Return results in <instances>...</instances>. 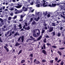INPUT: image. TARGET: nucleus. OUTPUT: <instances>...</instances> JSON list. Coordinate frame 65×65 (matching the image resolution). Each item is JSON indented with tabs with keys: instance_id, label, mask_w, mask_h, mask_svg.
Masks as SVG:
<instances>
[{
	"instance_id": "f3484780",
	"label": "nucleus",
	"mask_w": 65,
	"mask_h": 65,
	"mask_svg": "<svg viewBox=\"0 0 65 65\" xmlns=\"http://www.w3.org/2000/svg\"><path fill=\"white\" fill-rule=\"evenodd\" d=\"M65 7V5H63V6H62L61 5V9H63L64 8V7Z\"/></svg>"
},
{
	"instance_id": "79ce46f5",
	"label": "nucleus",
	"mask_w": 65,
	"mask_h": 65,
	"mask_svg": "<svg viewBox=\"0 0 65 65\" xmlns=\"http://www.w3.org/2000/svg\"><path fill=\"white\" fill-rule=\"evenodd\" d=\"M13 19H15L16 18H17V15L15 16L13 18Z\"/></svg>"
},
{
	"instance_id": "f257e3e1",
	"label": "nucleus",
	"mask_w": 65,
	"mask_h": 65,
	"mask_svg": "<svg viewBox=\"0 0 65 65\" xmlns=\"http://www.w3.org/2000/svg\"><path fill=\"white\" fill-rule=\"evenodd\" d=\"M6 19L3 20L2 18H0V22H1V24H0V27H1L3 25H4V23L6 22Z\"/></svg>"
},
{
	"instance_id": "5701e85b",
	"label": "nucleus",
	"mask_w": 65,
	"mask_h": 65,
	"mask_svg": "<svg viewBox=\"0 0 65 65\" xmlns=\"http://www.w3.org/2000/svg\"><path fill=\"white\" fill-rule=\"evenodd\" d=\"M22 50H20L18 53V55H19V54H20L22 53Z\"/></svg>"
},
{
	"instance_id": "0e129e2a",
	"label": "nucleus",
	"mask_w": 65,
	"mask_h": 65,
	"mask_svg": "<svg viewBox=\"0 0 65 65\" xmlns=\"http://www.w3.org/2000/svg\"><path fill=\"white\" fill-rule=\"evenodd\" d=\"M8 9H5V11H8Z\"/></svg>"
},
{
	"instance_id": "b1692460",
	"label": "nucleus",
	"mask_w": 65,
	"mask_h": 65,
	"mask_svg": "<svg viewBox=\"0 0 65 65\" xmlns=\"http://www.w3.org/2000/svg\"><path fill=\"white\" fill-rule=\"evenodd\" d=\"M59 50H64V47H62L60 48H59Z\"/></svg>"
},
{
	"instance_id": "a19ab883",
	"label": "nucleus",
	"mask_w": 65,
	"mask_h": 65,
	"mask_svg": "<svg viewBox=\"0 0 65 65\" xmlns=\"http://www.w3.org/2000/svg\"><path fill=\"white\" fill-rule=\"evenodd\" d=\"M33 19L32 18H31L30 19V20L29 21V22H31L32 21H33Z\"/></svg>"
},
{
	"instance_id": "412c9836",
	"label": "nucleus",
	"mask_w": 65,
	"mask_h": 65,
	"mask_svg": "<svg viewBox=\"0 0 65 65\" xmlns=\"http://www.w3.org/2000/svg\"><path fill=\"white\" fill-rule=\"evenodd\" d=\"M43 40L44 43H46V38H45Z\"/></svg>"
},
{
	"instance_id": "37998d69",
	"label": "nucleus",
	"mask_w": 65,
	"mask_h": 65,
	"mask_svg": "<svg viewBox=\"0 0 65 65\" xmlns=\"http://www.w3.org/2000/svg\"><path fill=\"white\" fill-rule=\"evenodd\" d=\"M13 12H11L10 13V15H11V16H12L13 15Z\"/></svg>"
},
{
	"instance_id": "2f4dec72",
	"label": "nucleus",
	"mask_w": 65,
	"mask_h": 65,
	"mask_svg": "<svg viewBox=\"0 0 65 65\" xmlns=\"http://www.w3.org/2000/svg\"><path fill=\"white\" fill-rule=\"evenodd\" d=\"M5 6H4V7H2L1 8L2 10V9H3V10H4L5 9Z\"/></svg>"
},
{
	"instance_id": "7c9ffc66",
	"label": "nucleus",
	"mask_w": 65,
	"mask_h": 65,
	"mask_svg": "<svg viewBox=\"0 0 65 65\" xmlns=\"http://www.w3.org/2000/svg\"><path fill=\"white\" fill-rule=\"evenodd\" d=\"M33 54H30L29 55V56L30 57H33Z\"/></svg>"
},
{
	"instance_id": "5fc2aeb1",
	"label": "nucleus",
	"mask_w": 65,
	"mask_h": 65,
	"mask_svg": "<svg viewBox=\"0 0 65 65\" xmlns=\"http://www.w3.org/2000/svg\"><path fill=\"white\" fill-rule=\"evenodd\" d=\"M50 16H51V15H50V14H48L47 15V17H48V18H50Z\"/></svg>"
},
{
	"instance_id": "a18cd8bd",
	"label": "nucleus",
	"mask_w": 65,
	"mask_h": 65,
	"mask_svg": "<svg viewBox=\"0 0 65 65\" xmlns=\"http://www.w3.org/2000/svg\"><path fill=\"white\" fill-rule=\"evenodd\" d=\"M46 44L47 45H48H48H50V46H51V44H50V43H47Z\"/></svg>"
},
{
	"instance_id": "cd10ccee",
	"label": "nucleus",
	"mask_w": 65,
	"mask_h": 65,
	"mask_svg": "<svg viewBox=\"0 0 65 65\" xmlns=\"http://www.w3.org/2000/svg\"><path fill=\"white\" fill-rule=\"evenodd\" d=\"M52 26H54V27H55V26H56L55 24L54 23H52Z\"/></svg>"
},
{
	"instance_id": "13d9d810",
	"label": "nucleus",
	"mask_w": 65,
	"mask_h": 65,
	"mask_svg": "<svg viewBox=\"0 0 65 65\" xmlns=\"http://www.w3.org/2000/svg\"><path fill=\"white\" fill-rule=\"evenodd\" d=\"M45 37H46V38H49L50 37L48 35H47L45 36Z\"/></svg>"
},
{
	"instance_id": "aec40b11",
	"label": "nucleus",
	"mask_w": 65,
	"mask_h": 65,
	"mask_svg": "<svg viewBox=\"0 0 65 65\" xmlns=\"http://www.w3.org/2000/svg\"><path fill=\"white\" fill-rule=\"evenodd\" d=\"M20 45V44L19 43H16L15 44V46H19V45Z\"/></svg>"
},
{
	"instance_id": "bf43d9fd",
	"label": "nucleus",
	"mask_w": 65,
	"mask_h": 65,
	"mask_svg": "<svg viewBox=\"0 0 65 65\" xmlns=\"http://www.w3.org/2000/svg\"><path fill=\"white\" fill-rule=\"evenodd\" d=\"M2 12V10L1 8H0V12Z\"/></svg>"
},
{
	"instance_id": "f8f14e48",
	"label": "nucleus",
	"mask_w": 65,
	"mask_h": 65,
	"mask_svg": "<svg viewBox=\"0 0 65 65\" xmlns=\"http://www.w3.org/2000/svg\"><path fill=\"white\" fill-rule=\"evenodd\" d=\"M29 59V60H30L31 61L30 62V65H31V64L32 63V60L33 59V58H32V57H30Z\"/></svg>"
},
{
	"instance_id": "3c124183",
	"label": "nucleus",
	"mask_w": 65,
	"mask_h": 65,
	"mask_svg": "<svg viewBox=\"0 0 65 65\" xmlns=\"http://www.w3.org/2000/svg\"><path fill=\"white\" fill-rule=\"evenodd\" d=\"M30 2L31 0H28L27 3H30Z\"/></svg>"
},
{
	"instance_id": "393cba45",
	"label": "nucleus",
	"mask_w": 65,
	"mask_h": 65,
	"mask_svg": "<svg viewBox=\"0 0 65 65\" xmlns=\"http://www.w3.org/2000/svg\"><path fill=\"white\" fill-rule=\"evenodd\" d=\"M25 16V15L24 14V15H21V19H23V17H24Z\"/></svg>"
},
{
	"instance_id": "de8ad7c7",
	"label": "nucleus",
	"mask_w": 65,
	"mask_h": 65,
	"mask_svg": "<svg viewBox=\"0 0 65 65\" xmlns=\"http://www.w3.org/2000/svg\"><path fill=\"white\" fill-rule=\"evenodd\" d=\"M58 60V57H56L55 58V61H57Z\"/></svg>"
},
{
	"instance_id": "7ed1b4c3",
	"label": "nucleus",
	"mask_w": 65,
	"mask_h": 65,
	"mask_svg": "<svg viewBox=\"0 0 65 65\" xmlns=\"http://www.w3.org/2000/svg\"><path fill=\"white\" fill-rule=\"evenodd\" d=\"M54 30V27H50V29H49L48 32H52Z\"/></svg>"
},
{
	"instance_id": "680f3d73",
	"label": "nucleus",
	"mask_w": 65,
	"mask_h": 65,
	"mask_svg": "<svg viewBox=\"0 0 65 65\" xmlns=\"http://www.w3.org/2000/svg\"><path fill=\"white\" fill-rule=\"evenodd\" d=\"M0 42H2V39L1 37H0Z\"/></svg>"
},
{
	"instance_id": "58836bf2",
	"label": "nucleus",
	"mask_w": 65,
	"mask_h": 65,
	"mask_svg": "<svg viewBox=\"0 0 65 65\" xmlns=\"http://www.w3.org/2000/svg\"><path fill=\"white\" fill-rule=\"evenodd\" d=\"M44 32H45V30L43 29L41 32L42 34H43V33H44Z\"/></svg>"
},
{
	"instance_id": "423d86ee",
	"label": "nucleus",
	"mask_w": 65,
	"mask_h": 65,
	"mask_svg": "<svg viewBox=\"0 0 65 65\" xmlns=\"http://www.w3.org/2000/svg\"><path fill=\"white\" fill-rule=\"evenodd\" d=\"M45 4H46V3L45 2H44L43 3V5H42V6H43V7H46V6H48V5H45Z\"/></svg>"
},
{
	"instance_id": "0eeeda50",
	"label": "nucleus",
	"mask_w": 65,
	"mask_h": 65,
	"mask_svg": "<svg viewBox=\"0 0 65 65\" xmlns=\"http://www.w3.org/2000/svg\"><path fill=\"white\" fill-rule=\"evenodd\" d=\"M40 19V17H38V18H35V20H36V21H37V22H38V20Z\"/></svg>"
},
{
	"instance_id": "72a5a7b5",
	"label": "nucleus",
	"mask_w": 65,
	"mask_h": 65,
	"mask_svg": "<svg viewBox=\"0 0 65 65\" xmlns=\"http://www.w3.org/2000/svg\"><path fill=\"white\" fill-rule=\"evenodd\" d=\"M64 63L63 61H61V63H60V65H63L64 64Z\"/></svg>"
},
{
	"instance_id": "8fccbe9b",
	"label": "nucleus",
	"mask_w": 65,
	"mask_h": 65,
	"mask_svg": "<svg viewBox=\"0 0 65 65\" xmlns=\"http://www.w3.org/2000/svg\"><path fill=\"white\" fill-rule=\"evenodd\" d=\"M31 40V39H27L26 41V42H28V41H29V40Z\"/></svg>"
},
{
	"instance_id": "864d4df0",
	"label": "nucleus",
	"mask_w": 65,
	"mask_h": 65,
	"mask_svg": "<svg viewBox=\"0 0 65 65\" xmlns=\"http://www.w3.org/2000/svg\"><path fill=\"white\" fill-rule=\"evenodd\" d=\"M48 6H49L50 7H52V5H51V4H50L48 5Z\"/></svg>"
},
{
	"instance_id": "a211bd4d",
	"label": "nucleus",
	"mask_w": 65,
	"mask_h": 65,
	"mask_svg": "<svg viewBox=\"0 0 65 65\" xmlns=\"http://www.w3.org/2000/svg\"><path fill=\"white\" fill-rule=\"evenodd\" d=\"M37 36H38H38H40V32H37Z\"/></svg>"
},
{
	"instance_id": "9b49d317",
	"label": "nucleus",
	"mask_w": 65,
	"mask_h": 65,
	"mask_svg": "<svg viewBox=\"0 0 65 65\" xmlns=\"http://www.w3.org/2000/svg\"><path fill=\"white\" fill-rule=\"evenodd\" d=\"M42 52L44 54H45V55L46 54V51H45V50H42Z\"/></svg>"
},
{
	"instance_id": "6ab92c4d",
	"label": "nucleus",
	"mask_w": 65,
	"mask_h": 65,
	"mask_svg": "<svg viewBox=\"0 0 65 65\" xmlns=\"http://www.w3.org/2000/svg\"><path fill=\"white\" fill-rule=\"evenodd\" d=\"M40 62H39L38 60H37L36 61V64H40Z\"/></svg>"
},
{
	"instance_id": "20e7f679",
	"label": "nucleus",
	"mask_w": 65,
	"mask_h": 65,
	"mask_svg": "<svg viewBox=\"0 0 65 65\" xmlns=\"http://www.w3.org/2000/svg\"><path fill=\"white\" fill-rule=\"evenodd\" d=\"M4 48H5V49H6V51H7V52L8 53V52H9V49L7 47H6V46L5 45L4 46Z\"/></svg>"
},
{
	"instance_id": "c756f323",
	"label": "nucleus",
	"mask_w": 65,
	"mask_h": 65,
	"mask_svg": "<svg viewBox=\"0 0 65 65\" xmlns=\"http://www.w3.org/2000/svg\"><path fill=\"white\" fill-rule=\"evenodd\" d=\"M21 37H20L17 40L18 41H20L21 40Z\"/></svg>"
},
{
	"instance_id": "6e6d98bb",
	"label": "nucleus",
	"mask_w": 65,
	"mask_h": 65,
	"mask_svg": "<svg viewBox=\"0 0 65 65\" xmlns=\"http://www.w3.org/2000/svg\"><path fill=\"white\" fill-rule=\"evenodd\" d=\"M15 14H17L18 13H19V12H18V11H17L15 12Z\"/></svg>"
},
{
	"instance_id": "c85d7f7f",
	"label": "nucleus",
	"mask_w": 65,
	"mask_h": 65,
	"mask_svg": "<svg viewBox=\"0 0 65 65\" xmlns=\"http://www.w3.org/2000/svg\"><path fill=\"white\" fill-rule=\"evenodd\" d=\"M11 20V17H9L8 18V20L10 21Z\"/></svg>"
},
{
	"instance_id": "4be33fe9",
	"label": "nucleus",
	"mask_w": 65,
	"mask_h": 65,
	"mask_svg": "<svg viewBox=\"0 0 65 65\" xmlns=\"http://www.w3.org/2000/svg\"><path fill=\"white\" fill-rule=\"evenodd\" d=\"M33 36H34L35 37H38V36H37V35H36V34H34L33 35Z\"/></svg>"
},
{
	"instance_id": "09e8293b",
	"label": "nucleus",
	"mask_w": 65,
	"mask_h": 65,
	"mask_svg": "<svg viewBox=\"0 0 65 65\" xmlns=\"http://www.w3.org/2000/svg\"><path fill=\"white\" fill-rule=\"evenodd\" d=\"M61 60L59 59L57 61V63H59V62H61Z\"/></svg>"
},
{
	"instance_id": "ddd939ff",
	"label": "nucleus",
	"mask_w": 65,
	"mask_h": 65,
	"mask_svg": "<svg viewBox=\"0 0 65 65\" xmlns=\"http://www.w3.org/2000/svg\"><path fill=\"white\" fill-rule=\"evenodd\" d=\"M14 36H17L18 35V36H19L20 35V34H18V32H17L14 34Z\"/></svg>"
},
{
	"instance_id": "bb28decb",
	"label": "nucleus",
	"mask_w": 65,
	"mask_h": 65,
	"mask_svg": "<svg viewBox=\"0 0 65 65\" xmlns=\"http://www.w3.org/2000/svg\"><path fill=\"white\" fill-rule=\"evenodd\" d=\"M10 10L11 11H13V10H14V8H10Z\"/></svg>"
},
{
	"instance_id": "2eb2a0df",
	"label": "nucleus",
	"mask_w": 65,
	"mask_h": 65,
	"mask_svg": "<svg viewBox=\"0 0 65 65\" xmlns=\"http://www.w3.org/2000/svg\"><path fill=\"white\" fill-rule=\"evenodd\" d=\"M57 53L60 56H61L62 55V53L59 51H57Z\"/></svg>"
},
{
	"instance_id": "e433bc0d",
	"label": "nucleus",
	"mask_w": 65,
	"mask_h": 65,
	"mask_svg": "<svg viewBox=\"0 0 65 65\" xmlns=\"http://www.w3.org/2000/svg\"><path fill=\"white\" fill-rule=\"evenodd\" d=\"M43 47L44 48V50H45V49L46 48V47H45V45L44 44L43 45Z\"/></svg>"
},
{
	"instance_id": "9d476101",
	"label": "nucleus",
	"mask_w": 65,
	"mask_h": 65,
	"mask_svg": "<svg viewBox=\"0 0 65 65\" xmlns=\"http://www.w3.org/2000/svg\"><path fill=\"white\" fill-rule=\"evenodd\" d=\"M52 7H55L56 5H57V4H54L52 3Z\"/></svg>"
},
{
	"instance_id": "774afa93",
	"label": "nucleus",
	"mask_w": 65,
	"mask_h": 65,
	"mask_svg": "<svg viewBox=\"0 0 65 65\" xmlns=\"http://www.w3.org/2000/svg\"><path fill=\"white\" fill-rule=\"evenodd\" d=\"M25 26H27V23L26 22H25Z\"/></svg>"
},
{
	"instance_id": "603ef678",
	"label": "nucleus",
	"mask_w": 65,
	"mask_h": 65,
	"mask_svg": "<svg viewBox=\"0 0 65 65\" xmlns=\"http://www.w3.org/2000/svg\"><path fill=\"white\" fill-rule=\"evenodd\" d=\"M42 62H46V60H45V59H43L42 60Z\"/></svg>"
},
{
	"instance_id": "052dcab7",
	"label": "nucleus",
	"mask_w": 65,
	"mask_h": 65,
	"mask_svg": "<svg viewBox=\"0 0 65 65\" xmlns=\"http://www.w3.org/2000/svg\"><path fill=\"white\" fill-rule=\"evenodd\" d=\"M53 35H54V36H55V32H53Z\"/></svg>"
},
{
	"instance_id": "49530a36",
	"label": "nucleus",
	"mask_w": 65,
	"mask_h": 65,
	"mask_svg": "<svg viewBox=\"0 0 65 65\" xmlns=\"http://www.w3.org/2000/svg\"><path fill=\"white\" fill-rule=\"evenodd\" d=\"M28 11V8H25V9H24V11Z\"/></svg>"
},
{
	"instance_id": "4468645a",
	"label": "nucleus",
	"mask_w": 65,
	"mask_h": 65,
	"mask_svg": "<svg viewBox=\"0 0 65 65\" xmlns=\"http://www.w3.org/2000/svg\"><path fill=\"white\" fill-rule=\"evenodd\" d=\"M61 16L62 17H63V18H64V16H65V13H61V14H60Z\"/></svg>"
},
{
	"instance_id": "c9c22d12",
	"label": "nucleus",
	"mask_w": 65,
	"mask_h": 65,
	"mask_svg": "<svg viewBox=\"0 0 65 65\" xmlns=\"http://www.w3.org/2000/svg\"><path fill=\"white\" fill-rule=\"evenodd\" d=\"M22 11H23L22 10H20L19 11H18V13H21V12H22Z\"/></svg>"
},
{
	"instance_id": "69168bd1",
	"label": "nucleus",
	"mask_w": 65,
	"mask_h": 65,
	"mask_svg": "<svg viewBox=\"0 0 65 65\" xmlns=\"http://www.w3.org/2000/svg\"><path fill=\"white\" fill-rule=\"evenodd\" d=\"M30 4L31 5H33V4H34V3H33V2H32V3H30Z\"/></svg>"
},
{
	"instance_id": "dca6fc26",
	"label": "nucleus",
	"mask_w": 65,
	"mask_h": 65,
	"mask_svg": "<svg viewBox=\"0 0 65 65\" xmlns=\"http://www.w3.org/2000/svg\"><path fill=\"white\" fill-rule=\"evenodd\" d=\"M41 38H42V36H40L39 38H38L37 39V40H40V39H41Z\"/></svg>"
},
{
	"instance_id": "c03bdc74",
	"label": "nucleus",
	"mask_w": 65,
	"mask_h": 65,
	"mask_svg": "<svg viewBox=\"0 0 65 65\" xmlns=\"http://www.w3.org/2000/svg\"><path fill=\"white\" fill-rule=\"evenodd\" d=\"M23 21V19L22 18H21V19L20 20H19V21L20 22H21V21Z\"/></svg>"
},
{
	"instance_id": "4c0bfd02",
	"label": "nucleus",
	"mask_w": 65,
	"mask_h": 65,
	"mask_svg": "<svg viewBox=\"0 0 65 65\" xmlns=\"http://www.w3.org/2000/svg\"><path fill=\"white\" fill-rule=\"evenodd\" d=\"M52 47H53V48H57V46H53Z\"/></svg>"
},
{
	"instance_id": "473e14b6",
	"label": "nucleus",
	"mask_w": 65,
	"mask_h": 65,
	"mask_svg": "<svg viewBox=\"0 0 65 65\" xmlns=\"http://www.w3.org/2000/svg\"><path fill=\"white\" fill-rule=\"evenodd\" d=\"M32 24L33 25H35L36 24V22L35 21H33L32 23Z\"/></svg>"
},
{
	"instance_id": "39448f33",
	"label": "nucleus",
	"mask_w": 65,
	"mask_h": 65,
	"mask_svg": "<svg viewBox=\"0 0 65 65\" xmlns=\"http://www.w3.org/2000/svg\"><path fill=\"white\" fill-rule=\"evenodd\" d=\"M42 5H43L42 4L40 3L38 4L37 5H36V6L38 7H40V6H42Z\"/></svg>"
},
{
	"instance_id": "338daca9",
	"label": "nucleus",
	"mask_w": 65,
	"mask_h": 65,
	"mask_svg": "<svg viewBox=\"0 0 65 65\" xmlns=\"http://www.w3.org/2000/svg\"><path fill=\"white\" fill-rule=\"evenodd\" d=\"M25 8H26L25 7H23V8H22L23 10H24L25 9Z\"/></svg>"
},
{
	"instance_id": "f03ea898",
	"label": "nucleus",
	"mask_w": 65,
	"mask_h": 65,
	"mask_svg": "<svg viewBox=\"0 0 65 65\" xmlns=\"http://www.w3.org/2000/svg\"><path fill=\"white\" fill-rule=\"evenodd\" d=\"M17 4L18 6H15V7L17 8H21V7L22 6V5H21V4Z\"/></svg>"
},
{
	"instance_id": "f704fd0d",
	"label": "nucleus",
	"mask_w": 65,
	"mask_h": 65,
	"mask_svg": "<svg viewBox=\"0 0 65 65\" xmlns=\"http://www.w3.org/2000/svg\"><path fill=\"white\" fill-rule=\"evenodd\" d=\"M54 62V60L50 61V63H53Z\"/></svg>"
},
{
	"instance_id": "a878e982",
	"label": "nucleus",
	"mask_w": 65,
	"mask_h": 65,
	"mask_svg": "<svg viewBox=\"0 0 65 65\" xmlns=\"http://www.w3.org/2000/svg\"><path fill=\"white\" fill-rule=\"evenodd\" d=\"M25 62V61L24 60H23L21 61V63H24Z\"/></svg>"
},
{
	"instance_id": "e2e57ef3",
	"label": "nucleus",
	"mask_w": 65,
	"mask_h": 65,
	"mask_svg": "<svg viewBox=\"0 0 65 65\" xmlns=\"http://www.w3.org/2000/svg\"><path fill=\"white\" fill-rule=\"evenodd\" d=\"M12 32H11L10 33V34L9 35V36H11L12 35Z\"/></svg>"
},
{
	"instance_id": "6e6552de",
	"label": "nucleus",
	"mask_w": 65,
	"mask_h": 65,
	"mask_svg": "<svg viewBox=\"0 0 65 65\" xmlns=\"http://www.w3.org/2000/svg\"><path fill=\"white\" fill-rule=\"evenodd\" d=\"M21 42H23L24 40V36H22L21 37Z\"/></svg>"
},
{
	"instance_id": "4d7b16f0",
	"label": "nucleus",
	"mask_w": 65,
	"mask_h": 65,
	"mask_svg": "<svg viewBox=\"0 0 65 65\" xmlns=\"http://www.w3.org/2000/svg\"><path fill=\"white\" fill-rule=\"evenodd\" d=\"M20 31H24V30L23 29V28H22L20 30Z\"/></svg>"
},
{
	"instance_id": "1a4fd4ad",
	"label": "nucleus",
	"mask_w": 65,
	"mask_h": 65,
	"mask_svg": "<svg viewBox=\"0 0 65 65\" xmlns=\"http://www.w3.org/2000/svg\"><path fill=\"white\" fill-rule=\"evenodd\" d=\"M30 26H28V27H27L25 28V30H30Z\"/></svg>"
},
{
	"instance_id": "ea45409f",
	"label": "nucleus",
	"mask_w": 65,
	"mask_h": 65,
	"mask_svg": "<svg viewBox=\"0 0 65 65\" xmlns=\"http://www.w3.org/2000/svg\"><path fill=\"white\" fill-rule=\"evenodd\" d=\"M61 35V34L60 33V32H59L57 34V36H58V37H60V36Z\"/></svg>"
}]
</instances>
